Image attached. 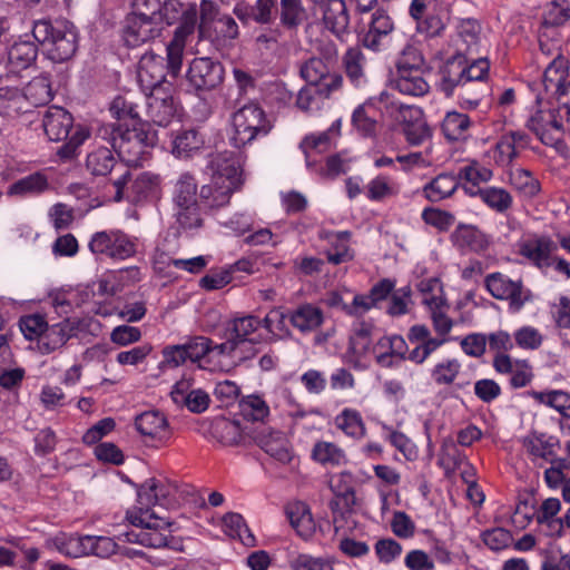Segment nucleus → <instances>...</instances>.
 I'll return each instance as SVG.
<instances>
[{"label": "nucleus", "mask_w": 570, "mask_h": 570, "mask_svg": "<svg viewBox=\"0 0 570 570\" xmlns=\"http://www.w3.org/2000/svg\"><path fill=\"white\" fill-rule=\"evenodd\" d=\"M161 23L165 21L166 24L170 26L175 22H179L170 42L166 47L167 51V72L173 77H177L183 62V52L188 36L194 33L198 8L196 3H183L179 0H166L161 2Z\"/></svg>", "instance_id": "1"}, {"label": "nucleus", "mask_w": 570, "mask_h": 570, "mask_svg": "<svg viewBox=\"0 0 570 570\" xmlns=\"http://www.w3.org/2000/svg\"><path fill=\"white\" fill-rule=\"evenodd\" d=\"M42 127L50 140H67L57 151L62 159H71L89 137L88 129L81 125L73 126L71 114L58 106H51L45 111Z\"/></svg>", "instance_id": "2"}, {"label": "nucleus", "mask_w": 570, "mask_h": 570, "mask_svg": "<svg viewBox=\"0 0 570 570\" xmlns=\"http://www.w3.org/2000/svg\"><path fill=\"white\" fill-rule=\"evenodd\" d=\"M32 37L42 47L43 52L55 62L70 59L78 47L75 27L65 21H36Z\"/></svg>", "instance_id": "3"}, {"label": "nucleus", "mask_w": 570, "mask_h": 570, "mask_svg": "<svg viewBox=\"0 0 570 570\" xmlns=\"http://www.w3.org/2000/svg\"><path fill=\"white\" fill-rule=\"evenodd\" d=\"M177 485L169 482L158 480L156 478L147 479L137 490V505L139 515L131 511L127 513V518L131 524L136 527H147V529L158 528L159 523H151L148 519H158L155 513L150 512L156 504L166 505L171 503V498L177 492Z\"/></svg>", "instance_id": "4"}, {"label": "nucleus", "mask_w": 570, "mask_h": 570, "mask_svg": "<svg viewBox=\"0 0 570 570\" xmlns=\"http://www.w3.org/2000/svg\"><path fill=\"white\" fill-rule=\"evenodd\" d=\"M232 128L230 141L234 147L240 148L258 137L266 136L272 129V124L263 108L250 102L233 114Z\"/></svg>", "instance_id": "5"}, {"label": "nucleus", "mask_w": 570, "mask_h": 570, "mask_svg": "<svg viewBox=\"0 0 570 570\" xmlns=\"http://www.w3.org/2000/svg\"><path fill=\"white\" fill-rule=\"evenodd\" d=\"M156 132L146 128V125L134 126L119 131L115 150L128 165L139 166L148 158L149 148L156 144Z\"/></svg>", "instance_id": "6"}, {"label": "nucleus", "mask_w": 570, "mask_h": 570, "mask_svg": "<svg viewBox=\"0 0 570 570\" xmlns=\"http://www.w3.org/2000/svg\"><path fill=\"white\" fill-rule=\"evenodd\" d=\"M116 188L114 199L120 202L124 198L134 203L142 202L158 193L160 176L154 173L144 171L131 179V173L126 168L112 180Z\"/></svg>", "instance_id": "7"}, {"label": "nucleus", "mask_w": 570, "mask_h": 570, "mask_svg": "<svg viewBox=\"0 0 570 570\" xmlns=\"http://www.w3.org/2000/svg\"><path fill=\"white\" fill-rule=\"evenodd\" d=\"M538 109L527 120L528 127L548 146L557 147L564 137L559 109L547 107L548 100L537 95Z\"/></svg>", "instance_id": "8"}, {"label": "nucleus", "mask_w": 570, "mask_h": 570, "mask_svg": "<svg viewBox=\"0 0 570 570\" xmlns=\"http://www.w3.org/2000/svg\"><path fill=\"white\" fill-rule=\"evenodd\" d=\"M88 247L95 255H104L120 261L136 254V243L118 229L95 233L88 243Z\"/></svg>", "instance_id": "9"}, {"label": "nucleus", "mask_w": 570, "mask_h": 570, "mask_svg": "<svg viewBox=\"0 0 570 570\" xmlns=\"http://www.w3.org/2000/svg\"><path fill=\"white\" fill-rule=\"evenodd\" d=\"M206 169L210 175V180L216 184L223 183L238 188L243 184L242 159L235 151L224 150L209 154Z\"/></svg>", "instance_id": "10"}, {"label": "nucleus", "mask_w": 570, "mask_h": 570, "mask_svg": "<svg viewBox=\"0 0 570 570\" xmlns=\"http://www.w3.org/2000/svg\"><path fill=\"white\" fill-rule=\"evenodd\" d=\"M301 77L307 82L322 88L321 94L332 96L343 85V77L333 71L331 65L318 57H311L299 67Z\"/></svg>", "instance_id": "11"}, {"label": "nucleus", "mask_w": 570, "mask_h": 570, "mask_svg": "<svg viewBox=\"0 0 570 570\" xmlns=\"http://www.w3.org/2000/svg\"><path fill=\"white\" fill-rule=\"evenodd\" d=\"M224 76L223 65L208 57L193 59L187 71L188 83L197 92L216 89L223 83Z\"/></svg>", "instance_id": "12"}, {"label": "nucleus", "mask_w": 570, "mask_h": 570, "mask_svg": "<svg viewBox=\"0 0 570 570\" xmlns=\"http://www.w3.org/2000/svg\"><path fill=\"white\" fill-rule=\"evenodd\" d=\"M161 30L160 22L128 13L122 24V40L128 47H139L159 37Z\"/></svg>", "instance_id": "13"}, {"label": "nucleus", "mask_w": 570, "mask_h": 570, "mask_svg": "<svg viewBox=\"0 0 570 570\" xmlns=\"http://www.w3.org/2000/svg\"><path fill=\"white\" fill-rule=\"evenodd\" d=\"M567 78L568 62L558 53L544 70L541 82L544 94L539 92L538 95L544 97V100H549L551 98L560 99L570 94V81L567 82Z\"/></svg>", "instance_id": "14"}, {"label": "nucleus", "mask_w": 570, "mask_h": 570, "mask_svg": "<svg viewBox=\"0 0 570 570\" xmlns=\"http://www.w3.org/2000/svg\"><path fill=\"white\" fill-rule=\"evenodd\" d=\"M394 29V21L391 16L385 10L377 9L371 14L368 28L362 38V43L374 52L381 51Z\"/></svg>", "instance_id": "15"}, {"label": "nucleus", "mask_w": 570, "mask_h": 570, "mask_svg": "<svg viewBox=\"0 0 570 570\" xmlns=\"http://www.w3.org/2000/svg\"><path fill=\"white\" fill-rule=\"evenodd\" d=\"M438 284L436 279L420 283V291L424 294L422 303L428 306L433 323L434 331L441 338L448 335L453 326V321L446 315L445 302L441 296L429 295L426 292L432 291L433 286Z\"/></svg>", "instance_id": "16"}, {"label": "nucleus", "mask_w": 570, "mask_h": 570, "mask_svg": "<svg viewBox=\"0 0 570 570\" xmlns=\"http://www.w3.org/2000/svg\"><path fill=\"white\" fill-rule=\"evenodd\" d=\"M254 441L265 453L279 463L286 464L291 462L293 454L289 441L284 433L269 428H262L254 435Z\"/></svg>", "instance_id": "17"}, {"label": "nucleus", "mask_w": 570, "mask_h": 570, "mask_svg": "<svg viewBox=\"0 0 570 570\" xmlns=\"http://www.w3.org/2000/svg\"><path fill=\"white\" fill-rule=\"evenodd\" d=\"M318 9L324 28L343 41L350 33V13L345 1L331 0Z\"/></svg>", "instance_id": "18"}, {"label": "nucleus", "mask_w": 570, "mask_h": 570, "mask_svg": "<svg viewBox=\"0 0 570 570\" xmlns=\"http://www.w3.org/2000/svg\"><path fill=\"white\" fill-rule=\"evenodd\" d=\"M135 425L138 432L157 444L166 443L171 431L166 416L159 411H147L136 416Z\"/></svg>", "instance_id": "19"}, {"label": "nucleus", "mask_w": 570, "mask_h": 570, "mask_svg": "<svg viewBox=\"0 0 570 570\" xmlns=\"http://www.w3.org/2000/svg\"><path fill=\"white\" fill-rule=\"evenodd\" d=\"M23 112L26 101L19 82H13L9 73H0V117L16 118Z\"/></svg>", "instance_id": "20"}, {"label": "nucleus", "mask_w": 570, "mask_h": 570, "mask_svg": "<svg viewBox=\"0 0 570 570\" xmlns=\"http://www.w3.org/2000/svg\"><path fill=\"white\" fill-rule=\"evenodd\" d=\"M147 116L149 119L161 127L167 126L174 115V99L165 88H156L155 91L146 94Z\"/></svg>", "instance_id": "21"}, {"label": "nucleus", "mask_w": 570, "mask_h": 570, "mask_svg": "<svg viewBox=\"0 0 570 570\" xmlns=\"http://www.w3.org/2000/svg\"><path fill=\"white\" fill-rule=\"evenodd\" d=\"M355 480L351 472L344 471L333 475L330 480V488L337 500L330 503L331 509L336 512H350L356 504Z\"/></svg>", "instance_id": "22"}, {"label": "nucleus", "mask_w": 570, "mask_h": 570, "mask_svg": "<svg viewBox=\"0 0 570 570\" xmlns=\"http://www.w3.org/2000/svg\"><path fill=\"white\" fill-rule=\"evenodd\" d=\"M165 58L160 56H144L138 65V82L141 89L146 91H155L156 88H164L166 72Z\"/></svg>", "instance_id": "23"}, {"label": "nucleus", "mask_w": 570, "mask_h": 570, "mask_svg": "<svg viewBox=\"0 0 570 570\" xmlns=\"http://www.w3.org/2000/svg\"><path fill=\"white\" fill-rule=\"evenodd\" d=\"M557 249V243L548 236H535L525 240L520 247L521 254L539 268H547L553 265V253Z\"/></svg>", "instance_id": "24"}, {"label": "nucleus", "mask_w": 570, "mask_h": 570, "mask_svg": "<svg viewBox=\"0 0 570 570\" xmlns=\"http://www.w3.org/2000/svg\"><path fill=\"white\" fill-rule=\"evenodd\" d=\"M38 56V46L30 40H18L8 50L7 73L13 82H19L18 72L30 67Z\"/></svg>", "instance_id": "25"}, {"label": "nucleus", "mask_w": 570, "mask_h": 570, "mask_svg": "<svg viewBox=\"0 0 570 570\" xmlns=\"http://www.w3.org/2000/svg\"><path fill=\"white\" fill-rule=\"evenodd\" d=\"M465 53L458 51L450 57L441 69V89L446 96H451L456 88L466 85Z\"/></svg>", "instance_id": "26"}, {"label": "nucleus", "mask_w": 570, "mask_h": 570, "mask_svg": "<svg viewBox=\"0 0 570 570\" xmlns=\"http://www.w3.org/2000/svg\"><path fill=\"white\" fill-rule=\"evenodd\" d=\"M320 237L328 243V248L325 252L328 263L340 265L354 258V253L350 247V232L344 230L335 233L323 230Z\"/></svg>", "instance_id": "27"}, {"label": "nucleus", "mask_w": 570, "mask_h": 570, "mask_svg": "<svg viewBox=\"0 0 570 570\" xmlns=\"http://www.w3.org/2000/svg\"><path fill=\"white\" fill-rule=\"evenodd\" d=\"M373 331L374 325L371 322L360 321L353 325L346 351L350 363L357 364L367 354Z\"/></svg>", "instance_id": "28"}, {"label": "nucleus", "mask_w": 570, "mask_h": 570, "mask_svg": "<svg viewBox=\"0 0 570 570\" xmlns=\"http://www.w3.org/2000/svg\"><path fill=\"white\" fill-rule=\"evenodd\" d=\"M522 444L534 459H542L547 462L558 459L557 450L560 441L557 436L534 431L523 438Z\"/></svg>", "instance_id": "29"}, {"label": "nucleus", "mask_w": 570, "mask_h": 570, "mask_svg": "<svg viewBox=\"0 0 570 570\" xmlns=\"http://www.w3.org/2000/svg\"><path fill=\"white\" fill-rule=\"evenodd\" d=\"M288 322L301 333L307 334L322 326L324 313L320 307L311 303H304L294 309H289Z\"/></svg>", "instance_id": "30"}, {"label": "nucleus", "mask_w": 570, "mask_h": 570, "mask_svg": "<svg viewBox=\"0 0 570 570\" xmlns=\"http://www.w3.org/2000/svg\"><path fill=\"white\" fill-rule=\"evenodd\" d=\"M75 334L76 327L68 320L47 326L38 341V348L42 354H50L61 348Z\"/></svg>", "instance_id": "31"}, {"label": "nucleus", "mask_w": 570, "mask_h": 570, "mask_svg": "<svg viewBox=\"0 0 570 570\" xmlns=\"http://www.w3.org/2000/svg\"><path fill=\"white\" fill-rule=\"evenodd\" d=\"M451 239L462 252L481 253L489 246L487 235L472 225L460 224L452 233Z\"/></svg>", "instance_id": "32"}, {"label": "nucleus", "mask_w": 570, "mask_h": 570, "mask_svg": "<svg viewBox=\"0 0 570 570\" xmlns=\"http://www.w3.org/2000/svg\"><path fill=\"white\" fill-rule=\"evenodd\" d=\"M86 168L94 176H106L112 170L120 174L126 169V166L117 161L111 149L98 147L88 154Z\"/></svg>", "instance_id": "33"}, {"label": "nucleus", "mask_w": 570, "mask_h": 570, "mask_svg": "<svg viewBox=\"0 0 570 570\" xmlns=\"http://www.w3.org/2000/svg\"><path fill=\"white\" fill-rule=\"evenodd\" d=\"M423 73L424 70L396 71V76L392 80V86L403 95L422 97L430 90V86Z\"/></svg>", "instance_id": "34"}, {"label": "nucleus", "mask_w": 570, "mask_h": 570, "mask_svg": "<svg viewBox=\"0 0 570 570\" xmlns=\"http://www.w3.org/2000/svg\"><path fill=\"white\" fill-rule=\"evenodd\" d=\"M276 13L281 26L287 30H297L308 20V11L303 0H281Z\"/></svg>", "instance_id": "35"}, {"label": "nucleus", "mask_w": 570, "mask_h": 570, "mask_svg": "<svg viewBox=\"0 0 570 570\" xmlns=\"http://www.w3.org/2000/svg\"><path fill=\"white\" fill-rule=\"evenodd\" d=\"M341 119H336L326 131L306 136L302 140L299 148L304 153L307 163L311 157V151L315 150L322 154L332 146L334 140L341 135Z\"/></svg>", "instance_id": "36"}, {"label": "nucleus", "mask_w": 570, "mask_h": 570, "mask_svg": "<svg viewBox=\"0 0 570 570\" xmlns=\"http://www.w3.org/2000/svg\"><path fill=\"white\" fill-rule=\"evenodd\" d=\"M286 515L297 534L308 539L315 532V522L308 507L303 502H294L286 507Z\"/></svg>", "instance_id": "37"}, {"label": "nucleus", "mask_w": 570, "mask_h": 570, "mask_svg": "<svg viewBox=\"0 0 570 570\" xmlns=\"http://www.w3.org/2000/svg\"><path fill=\"white\" fill-rule=\"evenodd\" d=\"M171 200L175 207L197 204V180L189 171L181 173L173 185Z\"/></svg>", "instance_id": "38"}, {"label": "nucleus", "mask_w": 570, "mask_h": 570, "mask_svg": "<svg viewBox=\"0 0 570 570\" xmlns=\"http://www.w3.org/2000/svg\"><path fill=\"white\" fill-rule=\"evenodd\" d=\"M460 186L458 176L442 173L423 187V195L432 203H439L454 194Z\"/></svg>", "instance_id": "39"}, {"label": "nucleus", "mask_w": 570, "mask_h": 570, "mask_svg": "<svg viewBox=\"0 0 570 570\" xmlns=\"http://www.w3.org/2000/svg\"><path fill=\"white\" fill-rule=\"evenodd\" d=\"M203 136L194 129L178 132L173 139L171 153L178 158H190L204 147Z\"/></svg>", "instance_id": "40"}, {"label": "nucleus", "mask_w": 570, "mask_h": 570, "mask_svg": "<svg viewBox=\"0 0 570 570\" xmlns=\"http://www.w3.org/2000/svg\"><path fill=\"white\" fill-rule=\"evenodd\" d=\"M26 101V112L29 107H37L48 104L52 98L51 86L47 77L40 76L33 78L21 90Z\"/></svg>", "instance_id": "41"}, {"label": "nucleus", "mask_w": 570, "mask_h": 570, "mask_svg": "<svg viewBox=\"0 0 570 570\" xmlns=\"http://www.w3.org/2000/svg\"><path fill=\"white\" fill-rule=\"evenodd\" d=\"M237 189L238 187L210 180V184L202 186L199 198L205 206L219 208L229 203L232 194Z\"/></svg>", "instance_id": "42"}, {"label": "nucleus", "mask_w": 570, "mask_h": 570, "mask_svg": "<svg viewBox=\"0 0 570 570\" xmlns=\"http://www.w3.org/2000/svg\"><path fill=\"white\" fill-rule=\"evenodd\" d=\"M529 396L537 403L551 407L570 417V394L562 390L530 391Z\"/></svg>", "instance_id": "43"}, {"label": "nucleus", "mask_w": 570, "mask_h": 570, "mask_svg": "<svg viewBox=\"0 0 570 570\" xmlns=\"http://www.w3.org/2000/svg\"><path fill=\"white\" fill-rule=\"evenodd\" d=\"M335 426L345 435L362 439L366 433V426L361 413L351 407L343 409L334 419Z\"/></svg>", "instance_id": "44"}, {"label": "nucleus", "mask_w": 570, "mask_h": 570, "mask_svg": "<svg viewBox=\"0 0 570 570\" xmlns=\"http://www.w3.org/2000/svg\"><path fill=\"white\" fill-rule=\"evenodd\" d=\"M501 373L510 374L512 387H523L530 383L533 374L532 368L524 360H513L501 354Z\"/></svg>", "instance_id": "45"}, {"label": "nucleus", "mask_w": 570, "mask_h": 570, "mask_svg": "<svg viewBox=\"0 0 570 570\" xmlns=\"http://www.w3.org/2000/svg\"><path fill=\"white\" fill-rule=\"evenodd\" d=\"M342 63L347 78L355 86L364 82L366 58L358 47L348 48L343 58Z\"/></svg>", "instance_id": "46"}, {"label": "nucleus", "mask_w": 570, "mask_h": 570, "mask_svg": "<svg viewBox=\"0 0 570 570\" xmlns=\"http://www.w3.org/2000/svg\"><path fill=\"white\" fill-rule=\"evenodd\" d=\"M508 302V312L515 314L531 299V293L520 282L501 279V301Z\"/></svg>", "instance_id": "47"}, {"label": "nucleus", "mask_w": 570, "mask_h": 570, "mask_svg": "<svg viewBox=\"0 0 570 570\" xmlns=\"http://www.w3.org/2000/svg\"><path fill=\"white\" fill-rule=\"evenodd\" d=\"M261 326V321L252 315L238 317L232 321L227 331L237 340L244 350H253L252 342L247 338Z\"/></svg>", "instance_id": "48"}, {"label": "nucleus", "mask_w": 570, "mask_h": 570, "mask_svg": "<svg viewBox=\"0 0 570 570\" xmlns=\"http://www.w3.org/2000/svg\"><path fill=\"white\" fill-rule=\"evenodd\" d=\"M276 8L274 0H256L246 12L235 9V13L240 20L252 19L261 24H269L276 18Z\"/></svg>", "instance_id": "49"}, {"label": "nucleus", "mask_w": 570, "mask_h": 570, "mask_svg": "<svg viewBox=\"0 0 570 570\" xmlns=\"http://www.w3.org/2000/svg\"><path fill=\"white\" fill-rule=\"evenodd\" d=\"M312 458L323 465L337 466L346 462L345 452L335 443L326 441H320L314 444Z\"/></svg>", "instance_id": "50"}, {"label": "nucleus", "mask_w": 570, "mask_h": 570, "mask_svg": "<svg viewBox=\"0 0 570 570\" xmlns=\"http://www.w3.org/2000/svg\"><path fill=\"white\" fill-rule=\"evenodd\" d=\"M469 127L470 119L468 115L456 111H449L441 124L442 132L450 141L463 139Z\"/></svg>", "instance_id": "51"}, {"label": "nucleus", "mask_w": 570, "mask_h": 570, "mask_svg": "<svg viewBox=\"0 0 570 570\" xmlns=\"http://www.w3.org/2000/svg\"><path fill=\"white\" fill-rule=\"evenodd\" d=\"M493 176L492 170L481 166L476 161H472L460 168L458 174L459 183H463L462 187L480 188L479 184L488 183Z\"/></svg>", "instance_id": "52"}, {"label": "nucleus", "mask_w": 570, "mask_h": 570, "mask_svg": "<svg viewBox=\"0 0 570 570\" xmlns=\"http://www.w3.org/2000/svg\"><path fill=\"white\" fill-rule=\"evenodd\" d=\"M48 188V180L45 175L35 173L26 176L9 187V195L27 196L42 193Z\"/></svg>", "instance_id": "53"}, {"label": "nucleus", "mask_w": 570, "mask_h": 570, "mask_svg": "<svg viewBox=\"0 0 570 570\" xmlns=\"http://www.w3.org/2000/svg\"><path fill=\"white\" fill-rule=\"evenodd\" d=\"M458 51L473 53L479 42L480 24L473 19L463 20L459 26Z\"/></svg>", "instance_id": "54"}, {"label": "nucleus", "mask_w": 570, "mask_h": 570, "mask_svg": "<svg viewBox=\"0 0 570 570\" xmlns=\"http://www.w3.org/2000/svg\"><path fill=\"white\" fill-rule=\"evenodd\" d=\"M242 416L252 422L264 421L269 414V407L265 400L258 395H248L239 401Z\"/></svg>", "instance_id": "55"}, {"label": "nucleus", "mask_w": 570, "mask_h": 570, "mask_svg": "<svg viewBox=\"0 0 570 570\" xmlns=\"http://www.w3.org/2000/svg\"><path fill=\"white\" fill-rule=\"evenodd\" d=\"M57 550L71 558H79L87 554L86 535L59 534L53 539Z\"/></svg>", "instance_id": "56"}, {"label": "nucleus", "mask_w": 570, "mask_h": 570, "mask_svg": "<svg viewBox=\"0 0 570 570\" xmlns=\"http://www.w3.org/2000/svg\"><path fill=\"white\" fill-rule=\"evenodd\" d=\"M139 531H128L118 535V540L122 542L139 543L146 547L160 548L167 546V539L156 530H145V525Z\"/></svg>", "instance_id": "57"}, {"label": "nucleus", "mask_w": 570, "mask_h": 570, "mask_svg": "<svg viewBox=\"0 0 570 570\" xmlns=\"http://www.w3.org/2000/svg\"><path fill=\"white\" fill-rule=\"evenodd\" d=\"M223 524L228 529V534L230 537L238 538L246 546H254L255 538L239 513H226L223 518Z\"/></svg>", "instance_id": "58"}, {"label": "nucleus", "mask_w": 570, "mask_h": 570, "mask_svg": "<svg viewBox=\"0 0 570 570\" xmlns=\"http://www.w3.org/2000/svg\"><path fill=\"white\" fill-rule=\"evenodd\" d=\"M465 454L452 441H446L441 446L439 464L445 470V473L455 472L462 469L466 462Z\"/></svg>", "instance_id": "59"}, {"label": "nucleus", "mask_w": 570, "mask_h": 570, "mask_svg": "<svg viewBox=\"0 0 570 570\" xmlns=\"http://www.w3.org/2000/svg\"><path fill=\"white\" fill-rule=\"evenodd\" d=\"M322 88L306 85L298 92L296 97V106L302 111H315L318 110L325 99H328L331 96H325L321 94Z\"/></svg>", "instance_id": "60"}, {"label": "nucleus", "mask_w": 570, "mask_h": 570, "mask_svg": "<svg viewBox=\"0 0 570 570\" xmlns=\"http://www.w3.org/2000/svg\"><path fill=\"white\" fill-rule=\"evenodd\" d=\"M139 105L134 99L132 95H124L116 97L110 106V112L118 120H138L139 119Z\"/></svg>", "instance_id": "61"}, {"label": "nucleus", "mask_w": 570, "mask_h": 570, "mask_svg": "<svg viewBox=\"0 0 570 570\" xmlns=\"http://www.w3.org/2000/svg\"><path fill=\"white\" fill-rule=\"evenodd\" d=\"M397 194L393 180L384 175H379L366 185V196L370 200L381 202Z\"/></svg>", "instance_id": "62"}, {"label": "nucleus", "mask_w": 570, "mask_h": 570, "mask_svg": "<svg viewBox=\"0 0 570 570\" xmlns=\"http://www.w3.org/2000/svg\"><path fill=\"white\" fill-rule=\"evenodd\" d=\"M461 370V363L455 358L442 361L431 370V377L438 385L452 384Z\"/></svg>", "instance_id": "63"}, {"label": "nucleus", "mask_w": 570, "mask_h": 570, "mask_svg": "<svg viewBox=\"0 0 570 570\" xmlns=\"http://www.w3.org/2000/svg\"><path fill=\"white\" fill-rule=\"evenodd\" d=\"M570 18V0H552L544 13L543 22L548 26H560Z\"/></svg>", "instance_id": "64"}]
</instances>
